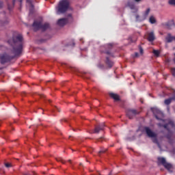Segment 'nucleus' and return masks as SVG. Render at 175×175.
Returning <instances> with one entry per match:
<instances>
[{
  "label": "nucleus",
  "mask_w": 175,
  "mask_h": 175,
  "mask_svg": "<svg viewBox=\"0 0 175 175\" xmlns=\"http://www.w3.org/2000/svg\"><path fill=\"white\" fill-rule=\"evenodd\" d=\"M24 39L21 34L14 36L12 39L8 40L9 44L12 46V51L9 53L0 54V62L1 65H5L8 62H10L12 59L16 58L17 55H20L23 52V42Z\"/></svg>",
  "instance_id": "1"
},
{
  "label": "nucleus",
  "mask_w": 175,
  "mask_h": 175,
  "mask_svg": "<svg viewBox=\"0 0 175 175\" xmlns=\"http://www.w3.org/2000/svg\"><path fill=\"white\" fill-rule=\"evenodd\" d=\"M153 113L156 120L161 121V122L157 124L159 128L163 127L165 129H167V131H168V134L165 135V137L167 139V142L169 143V144L173 146V144H175V135H173V132H175L174 121L170 119L166 120H162V117H163V113L158 109L153 110Z\"/></svg>",
  "instance_id": "2"
},
{
  "label": "nucleus",
  "mask_w": 175,
  "mask_h": 175,
  "mask_svg": "<svg viewBox=\"0 0 175 175\" xmlns=\"http://www.w3.org/2000/svg\"><path fill=\"white\" fill-rule=\"evenodd\" d=\"M144 131L148 136V137H150L152 139V141L158 146L159 148H161V144L158 142V134L157 133L152 131L150 127H144Z\"/></svg>",
  "instance_id": "3"
},
{
  "label": "nucleus",
  "mask_w": 175,
  "mask_h": 175,
  "mask_svg": "<svg viewBox=\"0 0 175 175\" xmlns=\"http://www.w3.org/2000/svg\"><path fill=\"white\" fill-rule=\"evenodd\" d=\"M69 9V1L68 0H62L57 7V14L65 13L66 10Z\"/></svg>",
  "instance_id": "4"
},
{
  "label": "nucleus",
  "mask_w": 175,
  "mask_h": 175,
  "mask_svg": "<svg viewBox=\"0 0 175 175\" xmlns=\"http://www.w3.org/2000/svg\"><path fill=\"white\" fill-rule=\"evenodd\" d=\"M33 27L34 28V31H38V29H42V31H46V29H49L50 25L49 23H44V25L42 23V21H35L33 23Z\"/></svg>",
  "instance_id": "5"
},
{
  "label": "nucleus",
  "mask_w": 175,
  "mask_h": 175,
  "mask_svg": "<svg viewBox=\"0 0 175 175\" xmlns=\"http://www.w3.org/2000/svg\"><path fill=\"white\" fill-rule=\"evenodd\" d=\"M72 21H73V17L72 16V14H69L66 18L59 19L57 24L59 27H64V25H66L68 23H72Z\"/></svg>",
  "instance_id": "6"
},
{
  "label": "nucleus",
  "mask_w": 175,
  "mask_h": 175,
  "mask_svg": "<svg viewBox=\"0 0 175 175\" xmlns=\"http://www.w3.org/2000/svg\"><path fill=\"white\" fill-rule=\"evenodd\" d=\"M133 1H129L125 5V8H129L131 10H135L137 12V8H136L135 3H140V2H143V0H133Z\"/></svg>",
  "instance_id": "7"
},
{
  "label": "nucleus",
  "mask_w": 175,
  "mask_h": 175,
  "mask_svg": "<svg viewBox=\"0 0 175 175\" xmlns=\"http://www.w3.org/2000/svg\"><path fill=\"white\" fill-rule=\"evenodd\" d=\"M161 27L164 29H168V30L173 29V28H175L174 21L172 20L165 23H161Z\"/></svg>",
  "instance_id": "8"
},
{
  "label": "nucleus",
  "mask_w": 175,
  "mask_h": 175,
  "mask_svg": "<svg viewBox=\"0 0 175 175\" xmlns=\"http://www.w3.org/2000/svg\"><path fill=\"white\" fill-rule=\"evenodd\" d=\"M113 49V44H108L104 46H101L100 51L101 53H105L107 55H111V52H110V50Z\"/></svg>",
  "instance_id": "9"
},
{
  "label": "nucleus",
  "mask_w": 175,
  "mask_h": 175,
  "mask_svg": "<svg viewBox=\"0 0 175 175\" xmlns=\"http://www.w3.org/2000/svg\"><path fill=\"white\" fill-rule=\"evenodd\" d=\"M126 114L129 120H133L137 114H139V111L136 109H127L126 111Z\"/></svg>",
  "instance_id": "10"
},
{
  "label": "nucleus",
  "mask_w": 175,
  "mask_h": 175,
  "mask_svg": "<svg viewBox=\"0 0 175 175\" xmlns=\"http://www.w3.org/2000/svg\"><path fill=\"white\" fill-rule=\"evenodd\" d=\"M105 126V124L103 123L100 125H97L95 126L93 133H99L100 131H103V127Z\"/></svg>",
  "instance_id": "11"
},
{
  "label": "nucleus",
  "mask_w": 175,
  "mask_h": 175,
  "mask_svg": "<svg viewBox=\"0 0 175 175\" xmlns=\"http://www.w3.org/2000/svg\"><path fill=\"white\" fill-rule=\"evenodd\" d=\"M148 42H154L155 40V34L154 31L148 33Z\"/></svg>",
  "instance_id": "12"
},
{
  "label": "nucleus",
  "mask_w": 175,
  "mask_h": 175,
  "mask_svg": "<svg viewBox=\"0 0 175 175\" xmlns=\"http://www.w3.org/2000/svg\"><path fill=\"white\" fill-rule=\"evenodd\" d=\"M109 96H111L112 99H114L115 102H118V100H120V96L117 94L109 93Z\"/></svg>",
  "instance_id": "13"
},
{
  "label": "nucleus",
  "mask_w": 175,
  "mask_h": 175,
  "mask_svg": "<svg viewBox=\"0 0 175 175\" xmlns=\"http://www.w3.org/2000/svg\"><path fill=\"white\" fill-rule=\"evenodd\" d=\"M157 161V163L159 165H163V166H164L165 164L166 163V159L163 157H158Z\"/></svg>",
  "instance_id": "14"
},
{
  "label": "nucleus",
  "mask_w": 175,
  "mask_h": 175,
  "mask_svg": "<svg viewBox=\"0 0 175 175\" xmlns=\"http://www.w3.org/2000/svg\"><path fill=\"white\" fill-rule=\"evenodd\" d=\"M105 64L108 68H113V66L114 65V62H111L109 57H106Z\"/></svg>",
  "instance_id": "15"
},
{
  "label": "nucleus",
  "mask_w": 175,
  "mask_h": 175,
  "mask_svg": "<svg viewBox=\"0 0 175 175\" xmlns=\"http://www.w3.org/2000/svg\"><path fill=\"white\" fill-rule=\"evenodd\" d=\"M164 167H165V169H167V170H169V172H170V170H172V169H173V165H172V164L168 163H165L164 164Z\"/></svg>",
  "instance_id": "16"
},
{
  "label": "nucleus",
  "mask_w": 175,
  "mask_h": 175,
  "mask_svg": "<svg viewBox=\"0 0 175 175\" xmlns=\"http://www.w3.org/2000/svg\"><path fill=\"white\" fill-rule=\"evenodd\" d=\"M172 100H173V97L165 99L164 100V105H165L166 106H169V105H170V103H172Z\"/></svg>",
  "instance_id": "17"
},
{
  "label": "nucleus",
  "mask_w": 175,
  "mask_h": 175,
  "mask_svg": "<svg viewBox=\"0 0 175 175\" xmlns=\"http://www.w3.org/2000/svg\"><path fill=\"white\" fill-rule=\"evenodd\" d=\"M149 23H150V24H155V23H157V19H155L154 16H151L149 18Z\"/></svg>",
  "instance_id": "18"
},
{
  "label": "nucleus",
  "mask_w": 175,
  "mask_h": 175,
  "mask_svg": "<svg viewBox=\"0 0 175 175\" xmlns=\"http://www.w3.org/2000/svg\"><path fill=\"white\" fill-rule=\"evenodd\" d=\"M150 10H150V8H148V9L146 10V12H145V13H144V14L145 18H146V17L148 16V14H150Z\"/></svg>",
  "instance_id": "19"
},
{
  "label": "nucleus",
  "mask_w": 175,
  "mask_h": 175,
  "mask_svg": "<svg viewBox=\"0 0 175 175\" xmlns=\"http://www.w3.org/2000/svg\"><path fill=\"white\" fill-rule=\"evenodd\" d=\"M153 54L155 55V57H159V54H161V52L158 50H153Z\"/></svg>",
  "instance_id": "20"
},
{
  "label": "nucleus",
  "mask_w": 175,
  "mask_h": 175,
  "mask_svg": "<svg viewBox=\"0 0 175 175\" xmlns=\"http://www.w3.org/2000/svg\"><path fill=\"white\" fill-rule=\"evenodd\" d=\"M168 3L171 6H175V0H169Z\"/></svg>",
  "instance_id": "21"
},
{
  "label": "nucleus",
  "mask_w": 175,
  "mask_h": 175,
  "mask_svg": "<svg viewBox=\"0 0 175 175\" xmlns=\"http://www.w3.org/2000/svg\"><path fill=\"white\" fill-rule=\"evenodd\" d=\"M106 151H107V149H101V150L98 152V155H99V157H100V154H105V152H106Z\"/></svg>",
  "instance_id": "22"
},
{
  "label": "nucleus",
  "mask_w": 175,
  "mask_h": 175,
  "mask_svg": "<svg viewBox=\"0 0 175 175\" xmlns=\"http://www.w3.org/2000/svg\"><path fill=\"white\" fill-rule=\"evenodd\" d=\"M56 161L57 162H62V163H65V161L64 159H62V158H61V157L56 158Z\"/></svg>",
  "instance_id": "23"
},
{
  "label": "nucleus",
  "mask_w": 175,
  "mask_h": 175,
  "mask_svg": "<svg viewBox=\"0 0 175 175\" xmlns=\"http://www.w3.org/2000/svg\"><path fill=\"white\" fill-rule=\"evenodd\" d=\"M138 47H139V53H140L141 55H143V53H144L143 48L140 45H139Z\"/></svg>",
  "instance_id": "24"
},
{
  "label": "nucleus",
  "mask_w": 175,
  "mask_h": 175,
  "mask_svg": "<svg viewBox=\"0 0 175 175\" xmlns=\"http://www.w3.org/2000/svg\"><path fill=\"white\" fill-rule=\"evenodd\" d=\"M5 167H12V164H10L9 163H5Z\"/></svg>",
  "instance_id": "25"
},
{
  "label": "nucleus",
  "mask_w": 175,
  "mask_h": 175,
  "mask_svg": "<svg viewBox=\"0 0 175 175\" xmlns=\"http://www.w3.org/2000/svg\"><path fill=\"white\" fill-rule=\"evenodd\" d=\"M171 72L172 73V76L175 77V68H172Z\"/></svg>",
  "instance_id": "26"
},
{
  "label": "nucleus",
  "mask_w": 175,
  "mask_h": 175,
  "mask_svg": "<svg viewBox=\"0 0 175 175\" xmlns=\"http://www.w3.org/2000/svg\"><path fill=\"white\" fill-rule=\"evenodd\" d=\"M129 40H130L131 43H133V42H136V40H133V39L131 37L129 38Z\"/></svg>",
  "instance_id": "27"
},
{
  "label": "nucleus",
  "mask_w": 175,
  "mask_h": 175,
  "mask_svg": "<svg viewBox=\"0 0 175 175\" xmlns=\"http://www.w3.org/2000/svg\"><path fill=\"white\" fill-rule=\"evenodd\" d=\"M134 58H139V53L137 52L135 53Z\"/></svg>",
  "instance_id": "28"
},
{
  "label": "nucleus",
  "mask_w": 175,
  "mask_h": 175,
  "mask_svg": "<svg viewBox=\"0 0 175 175\" xmlns=\"http://www.w3.org/2000/svg\"><path fill=\"white\" fill-rule=\"evenodd\" d=\"M16 1H18L19 2H21H21H23V0H12L13 5H14Z\"/></svg>",
  "instance_id": "29"
},
{
  "label": "nucleus",
  "mask_w": 175,
  "mask_h": 175,
  "mask_svg": "<svg viewBox=\"0 0 175 175\" xmlns=\"http://www.w3.org/2000/svg\"><path fill=\"white\" fill-rule=\"evenodd\" d=\"M167 111H170V107H169V105H167Z\"/></svg>",
  "instance_id": "30"
},
{
  "label": "nucleus",
  "mask_w": 175,
  "mask_h": 175,
  "mask_svg": "<svg viewBox=\"0 0 175 175\" xmlns=\"http://www.w3.org/2000/svg\"><path fill=\"white\" fill-rule=\"evenodd\" d=\"M172 154L174 155V154H175V148H174V149L172 150Z\"/></svg>",
  "instance_id": "31"
},
{
  "label": "nucleus",
  "mask_w": 175,
  "mask_h": 175,
  "mask_svg": "<svg viewBox=\"0 0 175 175\" xmlns=\"http://www.w3.org/2000/svg\"><path fill=\"white\" fill-rule=\"evenodd\" d=\"M27 1V2L28 3H32V2L31 1V0H26Z\"/></svg>",
  "instance_id": "32"
},
{
  "label": "nucleus",
  "mask_w": 175,
  "mask_h": 175,
  "mask_svg": "<svg viewBox=\"0 0 175 175\" xmlns=\"http://www.w3.org/2000/svg\"><path fill=\"white\" fill-rule=\"evenodd\" d=\"M3 3L1 1H0V8H2Z\"/></svg>",
  "instance_id": "33"
},
{
  "label": "nucleus",
  "mask_w": 175,
  "mask_h": 175,
  "mask_svg": "<svg viewBox=\"0 0 175 175\" xmlns=\"http://www.w3.org/2000/svg\"><path fill=\"white\" fill-rule=\"evenodd\" d=\"M40 98H44V95L41 94V95H40Z\"/></svg>",
  "instance_id": "34"
},
{
  "label": "nucleus",
  "mask_w": 175,
  "mask_h": 175,
  "mask_svg": "<svg viewBox=\"0 0 175 175\" xmlns=\"http://www.w3.org/2000/svg\"><path fill=\"white\" fill-rule=\"evenodd\" d=\"M56 110H57V111H60L59 109H58V107H55Z\"/></svg>",
  "instance_id": "35"
},
{
  "label": "nucleus",
  "mask_w": 175,
  "mask_h": 175,
  "mask_svg": "<svg viewBox=\"0 0 175 175\" xmlns=\"http://www.w3.org/2000/svg\"><path fill=\"white\" fill-rule=\"evenodd\" d=\"M8 9H9L10 10H12V8H10V6L8 5Z\"/></svg>",
  "instance_id": "36"
},
{
  "label": "nucleus",
  "mask_w": 175,
  "mask_h": 175,
  "mask_svg": "<svg viewBox=\"0 0 175 175\" xmlns=\"http://www.w3.org/2000/svg\"><path fill=\"white\" fill-rule=\"evenodd\" d=\"M173 100H175V96L172 97Z\"/></svg>",
  "instance_id": "37"
},
{
  "label": "nucleus",
  "mask_w": 175,
  "mask_h": 175,
  "mask_svg": "<svg viewBox=\"0 0 175 175\" xmlns=\"http://www.w3.org/2000/svg\"><path fill=\"white\" fill-rule=\"evenodd\" d=\"M102 139V137L101 138H99V139H98L97 140H98V142H100V139Z\"/></svg>",
  "instance_id": "38"
},
{
  "label": "nucleus",
  "mask_w": 175,
  "mask_h": 175,
  "mask_svg": "<svg viewBox=\"0 0 175 175\" xmlns=\"http://www.w3.org/2000/svg\"><path fill=\"white\" fill-rule=\"evenodd\" d=\"M136 18H139V15H136Z\"/></svg>",
  "instance_id": "39"
},
{
  "label": "nucleus",
  "mask_w": 175,
  "mask_h": 175,
  "mask_svg": "<svg viewBox=\"0 0 175 175\" xmlns=\"http://www.w3.org/2000/svg\"><path fill=\"white\" fill-rule=\"evenodd\" d=\"M48 101L49 102V103H51V100H48Z\"/></svg>",
  "instance_id": "40"
},
{
  "label": "nucleus",
  "mask_w": 175,
  "mask_h": 175,
  "mask_svg": "<svg viewBox=\"0 0 175 175\" xmlns=\"http://www.w3.org/2000/svg\"><path fill=\"white\" fill-rule=\"evenodd\" d=\"M68 162H69L70 163H71L72 160H68Z\"/></svg>",
  "instance_id": "41"
},
{
  "label": "nucleus",
  "mask_w": 175,
  "mask_h": 175,
  "mask_svg": "<svg viewBox=\"0 0 175 175\" xmlns=\"http://www.w3.org/2000/svg\"><path fill=\"white\" fill-rule=\"evenodd\" d=\"M23 175H29V174H24Z\"/></svg>",
  "instance_id": "42"
},
{
  "label": "nucleus",
  "mask_w": 175,
  "mask_h": 175,
  "mask_svg": "<svg viewBox=\"0 0 175 175\" xmlns=\"http://www.w3.org/2000/svg\"><path fill=\"white\" fill-rule=\"evenodd\" d=\"M0 70H2V68H0Z\"/></svg>",
  "instance_id": "43"
},
{
  "label": "nucleus",
  "mask_w": 175,
  "mask_h": 175,
  "mask_svg": "<svg viewBox=\"0 0 175 175\" xmlns=\"http://www.w3.org/2000/svg\"><path fill=\"white\" fill-rule=\"evenodd\" d=\"M70 137H72V136H70L69 138L70 139Z\"/></svg>",
  "instance_id": "44"
},
{
  "label": "nucleus",
  "mask_w": 175,
  "mask_h": 175,
  "mask_svg": "<svg viewBox=\"0 0 175 175\" xmlns=\"http://www.w3.org/2000/svg\"><path fill=\"white\" fill-rule=\"evenodd\" d=\"M86 79H90V78H88V77H86Z\"/></svg>",
  "instance_id": "45"
}]
</instances>
